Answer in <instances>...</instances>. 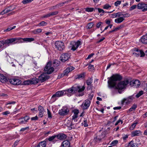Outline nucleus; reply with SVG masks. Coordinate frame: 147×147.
Masks as SVG:
<instances>
[{
    "mask_svg": "<svg viewBox=\"0 0 147 147\" xmlns=\"http://www.w3.org/2000/svg\"><path fill=\"white\" fill-rule=\"evenodd\" d=\"M16 103V102L14 101H8L6 103V105H8L14 104Z\"/></svg>",
    "mask_w": 147,
    "mask_h": 147,
    "instance_id": "52",
    "label": "nucleus"
},
{
    "mask_svg": "<svg viewBox=\"0 0 147 147\" xmlns=\"http://www.w3.org/2000/svg\"><path fill=\"white\" fill-rule=\"evenodd\" d=\"M109 79L108 81V86L110 88L114 87L116 85V82L119 81L122 79V77L118 74L113 75L111 77L108 78Z\"/></svg>",
    "mask_w": 147,
    "mask_h": 147,
    "instance_id": "2",
    "label": "nucleus"
},
{
    "mask_svg": "<svg viewBox=\"0 0 147 147\" xmlns=\"http://www.w3.org/2000/svg\"><path fill=\"white\" fill-rule=\"evenodd\" d=\"M69 110L66 107H63L62 109L59 110V114L61 115L64 116L66 115L68 113Z\"/></svg>",
    "mask_w": 147,
    "mask_h": 147,
    "instance_id": "10",
    "label": "nucleus"
},
{
    "mask_svg": "<svg viewBox=\"0 0 147 147\" xmlns=\"http://www.w3.org/2000/svg\"><path fill=\"white\" fill-rule=\"evenodd\" d=\"M33 0H23L22 3L24 4L30 3L33 1Z\"/></svg>",
    "mask_w": 147,
    "mask_h": 147,
    "instance_id": "45",
    "label": "nucleus"
},
{
    "mask_svg": "<svg viewBox=\"0 0 147 147\" xmlns=\"http://www.w3.org/2000/svg\"><path fill=\"white\" fill-rule=\"evenodd\" d=\"M51 13H48L46 15H45L43 16L42 17L43 18H48L50 16H51Z\"/></svg>",
    "mask_w": 147,
    "mask_h": 147,
    "instance_id": "60",
    "label": "nucleus"
},
{
    "mask_svg": "<svg viewBox=\"0 0 147 147\" xmlns=\"http://www.w3.org/2000/svg\"><path fill=\"white\" fill-rule=\"evenodd\" d=\"M111 7V6L108 4H106L103 5V8L104 9H107Z\"/></svg>",
    "mask_w": 147,
    "mask_h": 147,
    "instance_id": "42",
    "label": "nucleus"
},
{
    "mask_svg": "<svg viewBox=\"0 0 147 147\" xmlns=\"http://www.w3.org/2000/svg\"><path fill=\"white\" fill-rule=\"evenodd\" d=\"M92 82V79L90 78H88L87 80L86 83L88 86L92 85L91 84Z\"/></svg>",
    "mask_w": 147,
    "mask_h": 147,
    "instance_id": "34",
    "label": "nucleus"
},
{
    "mask_svg": "<svg viewBox=\"0 0 147 147\" xmlns=\"http://www.w3.org/2000/svg\"><path fill=\"white\" fill-rule=\"evenodd\" d=\"M136 5H133L131 6L129 8V10L130 11H131L136 8Z\"/></svg>",
    "mask_w": 147,
    "mask_h": 147,
    "instance_id": "63",
    "label": "nucleus"
},
{
    "mask_svg": "<svg viewBox=\"0 0 147 147\" xmlns=\"http://www.w3.org/2000/svg\"><path fill=\"white\" fill-rule=\"evenodd\" d=\"M102 23L101 22H99L96 25V27L97 28H99L100 26L102 24Z\"/></svg>",
    "mask_w": 147,
    "mask_h": 147,
    "instance_id": "58",
    "label": "nucleus"
},
{
    "mask_svg": "<svg viewBox=\"0 0 147 147\" xmlns=\"http://www.w3.org/2000/svg\"><path fill=\"white\" fill-rule=\"evenodd\" d=\"M82 124L84 125L85 127H87L88 126V124L87 123V119H85V120L82 123Z\"/></svg>",
    "mask_w": 147,
    "mask_h": 147,
    "instance_id": "43",
    "label": "nucleus"
},
{
    "mask_svg": "<svg viewBox=\"0 0 147 147\" xmlns=\"http://www.w3.org/2000/svg\"><path fill=\"white\" fill-rule=\"evenodd\" d=\"M130 101H129V100L127 98H124L122 101V104H124L125 103L127 104Z\"/></svg>",
    "mask_w": 147,
    "mask_h": 147,
    "instance_id": "35",
    "label": "nucleus"
},
{
    "mask_svg": "<svg viewBox=\"0 0 147 147\" xmlns=\"http://www.w3.org/2000/svg\"><path fill=\"white\" fill-rule=\"evenodd\" d=\"M121 1H118L115 2L114 3L115 5L116 6H117L119 5L120 4Z\"/></svg>",
    "mask_w": 147,
    "mask_h": 147,
    "instance_id": "53",
    "label": "nucleus"
},
{
    "mask_svg": "<svg viewBox=\"0 0 147 147\" xmlns=\"http://www.w3.org/2000/svg\"><path fill=\"white\" fill-rule=\"evenodd\" d=\"M31 82V84H36L38 82L39 80L38 79L35 78H33L30 80Z\"/></svg>",
    "mask_w": 147,
    "mask_h": 147,
    "instance_id": "29",
    "label": "nucleus"
},
{
    "mask_svg": "<svg viewBox=\"0 0 147 147\" xmlns=\"http://www.w3.org/2000/svg\"><path fill=\"white\" fill-rule=\"evenodd\" d=\"M85 10L88 12H91L94 11V9L93 8L87 7L85 8Z\"/></svg>",
    "mask_w": 147,
    "mask_h": 147,
    "instance_id": "37",
    "label": "nucleus"
},
{
    "mask_svg": "<svg viewBox=\"0 0 147 147\" xmlns=\"http://www.w3.org/2000/svg\"><path fill=\"white\" fill-rule=\"evenodd\" d=\"M0 81L2 83H5L7 81V78L5 76L1 74H0Z\"/></svg>",
    "mask_w": 147,
    "mask_h": 147,
    "instance_id": "24",
    "label": "nucleus"
},
{
    "mask_svg": "<svg viewBox=\"0 0 147 147\" xmlns=\"http://www.w3.org/2000/svg\"><path fill=\"white\" fill-rule=\"evenodd\" d=\"M70 55L68 53H65L62 54L60 57V60L63 62L67 61L70 57Z\"/></svg>",
    "mask_w": 147,
    "mask_h": 147,
    "instance_id": "15",
    "label": "nucleus"
},
{
    "mask_svg": "<svg viewBox=\"0 0 147 147\" xmlns=\"http://www.w3.org/2000/svg\"><path fill=\"white\" fill-rule=\"evenodd\" d=\"M85 88V87L84 86L81 87L80 86H74L68 89L67 91L68 92L70 93H75L77 91L80 92L84 91Z\"/></svg>",
    "mask_w": 147,
    "mask_h": 147,
    "instance_id": "3",
    "label": "nucleus"
},
{
    "mask_svg": "<svg viewBox=\"0 0 147 147\" xmlns=\"http://www.w3.org/2000/svg\"><path fill=\"white\" fill-rule=\"evenodd\" d=\"M105 135L103 133L101 134L100 135L96 136L94 138V141L95 143L99 142L103 139L105 137Z\"/></svg>",
    "mask_w": 147,
    "mask_h": 147,
    "instance_id": "14",
    "label": "nucleus"
},
{
    "mask_svg": "<svg viewBox=\"0 0 147 147\" xmlns=\"http://www.w3.org/2000/svg\"><path fill=\"white\" fill-rule=\"evenodd\" d=\"M24 119V120L25 121H26V123L28 121V120L30 119V117L27 116H26L22 118L21 119Z\"/></svg>",
    "mask_w": 147,
    "mask_h": 147,
    "instance_id": "47",
    "label": "nucleus"
},
{
    "mask_svg": "<svg viewBox=\"0 0 147 147\" xmlns=\"http://www.w3.org/2000/svg\"><path fill=\"white\" fill-rule=\"evenodd\" d=\"M21 40H22L24 41L28 42H31L34 40V39L32 38H23L20 37H17L8 39L0 41V48L5 44H7L9 45L12 42Z\"/></svg>",
    "mask_w": 147,
    "mask_h": 147,
    "instance_id": "1",
    "label": "nucleus"
},
{
    "mask_svg": "<svg viewBox=\"0 0 147 147\" xmlns=\"http://www.w3.org/2000/svg\"><path fill=\"white\" fill-rule=\"evenodd\" d=\"M55 47L59 51H62L65 49L63 42L61 41H58L55 43Z\"/></svg>",
    "mask_w": 147,
    "mask_h": 147,
    "instance_id": "6",
    "label": "nucleus"
},
{
    "mask_svg": "<svg viewBox=\"0 0 147 147\" xmlns=\"http://www.w3.org/2000/svg\"><path fill=\"white\" fill-rule=\"evenodd\" d=\"M47 25V23L44 21H42L38 25V26H46Z\"/></svg>",
    "mask_w": 147,
    "mask_h": 147,
    "instance_id": "39",
    "label": "nucleus"
},
{
    "mask_svg": "<svg viewBox=\"0 0 147 147\" xmlns=\"http://www.w3.org/2000/svg\"><path fill=\"white\" fill-rule=\"evenodd\" d=\"M138 124V122L135 121L132 123L131 125L129 127V129L131 130L134 129L136 127V125Z\"/></svg>",
    "mask_w": 147,
    "mask_h": 147,
    "instance_id": "32",
    "label": "nucleus"
},
{
    "mask_svg": "<svg viewBox=\"0 0 147 147\" xmlns=\"http://www.w3.org/2000/svg\"><path fill=\"white\" fill-rule=\"evenodd\" d=\"M38 110L39 112H44V109L41 106H39L38 107Z\"/></svg>",
    "mask_w": 147,
    "mask_h": 147,
    "instance_id": "48",
    "label": "nucleus"
},
{
    "mask_svg": "<svg viewBox=\"0 0 147 147\" xmlns=\"http://www.w3.org/2000/svg\"><path fill=\"white\" fill-rule=\"evenodd\" d=\"M57 8H58L57 7V5L55 6H54L51 7H50L49 8V10H52L55 9H57Z\"/></svg>",
    "mask_w": 147,
    "mask_h": 147,
    "instance_id": "54",
    "label": "nucleus"
},
{
    "mask_svg": "<svg viewBox=\"0 0 147 147\" xmlns=\"http://www.w3.org/2000/svg\"><path fill=\"white\" fill-rule=\"evenodd\" d=\"M140 41L143 44H147V33L141 37Z\"/></svg>",
    "mask_w": 147,
    "mask_h": 147,
    "instance_id": "19",
    "label": "nucleus"
},
{
    "mask_svg": "<svg viewBox=\"0 0 147 147\" xmlns=\"http://www.w3.org/2000/svg\"><path fill=\"white\" fill-rule=\"evenodd\" d=\"M74 67L72 66H70L67 68L61 74V76L63 77L67 75L69 72L74 70Z\"/></svg>",
    "mask_w": 147,
    "mask_h": 147,
    "instance_id": "16",
    "label": "nucleus"
},
{
    "mask_svg": "<svg viewBox=\"0 0 147 147\" xmlns=\"http://www.w3.org/2000/svg\"><path fill=\"white\" fill-rule=\"evenodd\" d=\"M128 147H137L138 146L136 143H135L132 140L128 144Z\"/></svg>",
    "mask_w": 147,
    "mask_h": 147,
    "instance_id": "28",
    "label": "nucleus"
},
{
    "mask_svg": "<svg viewBox=\"0 0 147 147\" xmlns=\"http://www.w3.org/2000/svg\"><path fill=\"white\" fill-rule=\"evenodd\" d=\"M117 13H113L111 15V17L112 18H117Z\"/></svg>",
    "mask_w": 147,
    "mask_h": 147,
    "instance_id": "62",
    "label": "nucleus"
},
{
    "mask_svg": "<svg viewBox=\"0 0 147 147\" xmlns=\"http://www.w3.org/2000/svg\"><path fill=\"white\" fill-rule=\"evenodd\" d=\"M51 61H49L44 69V71L47 74H50L54 71V69L53 67H51Z\"/></svg>",
    "mask_w": 147,
    "mask_h": 147,
    "instance_id": "5",
    "label": "nucleus"
},
{
    "mask_svg": "<svg viewBox=\"0 0 147 147\" xmlns=\"http://www.w3.org/2000/svg\"><path fill=\"white\" fill-rule=\"evenodd\" d=\"M118 143V141L117 140H114L111 143V146H115V145L117 144Z\"/></svg>",
    "mask_w": 147,
    "mask_h": 147,
    "instance_id": "46",
    "label": "nucleus"
},
{
    "mask_svg": "<svg viewBox=\"0 0 147 147\" xmlns=\"http://www.w3.org/2000/svg\"><path fill=\"white\" fill-rule=\"evenodd\" d=\"M143 94V91H140L136 96V97L138 98Z\"/></svg>",
    "mask_w": 147,
    "mask_h": 147,
    "instance_id": "40",
    "label": "nucleus"
},
{
    "mask_svg": "<svg viewBox=\"0 0 147 147\" xmlns=\"http://www.w3.org/2000/svg\"><path fill=\"white\" fill-rule=\"evenodd\" d=\"M93 94H90L88 96V98L89 99V100H91L93 98Z\"/></svg>",
    "mask_w": 147,
    "mask_h": 147,
    "instance_id": "59",
    "label": "nucleus"
},
{
    "mask_svg": "<svg viewBox=\"0 0 147 147\" xmlns=\"http://www.w3.org/2000/svg\"><path fill=\"white\" fill-rule=\"evenodd\" d=\"M142 132L140 130H136L132 131L131 133V136L132 137L141 135Z\"/></svg>",
    "mask_w": 147,
    "mask_h": 147,
    "instance_id": "20",
    "label": "nucleus"
},
{
    "mask_svg": "<svg viewBox=\"0 0 147 147\" xmlns=\"http://www.w3.org/2000/svg\"><path fill=\"white\" fill-rule=\"evenodd\" d=\"M94 25V23L91 22L87 24L86 26L87 29H89L91 28Z\"/></svg>",
    "mask_w": 147,
    "mask_h": 147,
    "instance_id": "33",
    "label": "nucleus"
},
{
    "mask_svg": "<svg viewBox=\"0 0 147 147\" xmlns=\"http://www.w3.org/2000/svg\"><path fill=\"white\" fill-rule=\"evenodd\" d=\"M42 30L41 29L39 28L34 30V34H36L38 33H40L42 32Z\"/></svg>",
    "mask_w": 147,
    "mask_h": 147,
    "instance_id": "44",
    "label": "nucleus"
},
{
    "mask_svg": "<svg viewBox=\"0 0 147 147\" xmlns=\"http://www.w3.org/2000/svg\"><path fill=\"white\" fill-rule=\"evenodd\" d=\"M133 49L134 51L133 54L135 56L137 57L139 56L140 57L144 56V53L142 50H139L138 48H134Z\"/></svg>",
    "mask_w": 147,
    "mask_h": 147,
    "instance_id": "7",
    "label": "nucleus"
},
{
    "mask_svg": "<svg viewBox=\"0 0 147 147\" xmlns=\"http://www.w3.org/2000/svg\"><path fill=\"white\" fill-rule=\"evenodd\" d=\"M137 8L139 9H143V11H147V4L142 3H140L137 5Z\"/></svg>",
    "mask_w": 147,
    "mask_h": 147,
    "instance_id": "17",
    "label": "nucleus"
},
{
    "mask_svg": "<svg viewBox=\"0 0 147 147\" xmlns=\"http://www.w3.org/2000/svg\"><path fill=\"white\" fill-rule=\"evenodd\" d=\"M137 107V105H136L134 104L129 109V111H133L135 110V109Z\"/></svg>",
    "mask_w": 147,
    "mask_h": 147,
    "instance_id": "36",
    "label": "nucleus"
},
{
    "mask_svg": "<svg viewBox=\"0 0 147 147\" xmlns=\"http://www.w3.org/2000/svg\"><path fill=\"white\" fill-rule=\"evenodd\" d=\"M130 84L131 86H134L135 87H138L140 86V83L139 80H137L131 81L130 82Z\"/></svg>",
    "mask_w": 147,
    "mask_h": 147,
    "instance_id": "18",
    "label": "nucleus"
},
{
    "mask_svg": "<svg viewBox=\"0 0 147 147\" xmlns=\"http://www.w3.org/2000/svg\"><path fill=\"white\" fill-rule=\"evenodd\" d=\"M47 113L48 115V117L49 118H51L52 115H51V113L50 112V111L47 109Z\"/></svg>",
    "mask_w": 147,
    "mask_h": 147,
    "instance_id": "57",
    "label": "nucleus"
},
{
    "mask_svg": "<svg viewBox=\"0 0 147 147\" xmlns=\"http://www.w3.org/2000/svg\"><path fill=\"white\" fill-rule=\"evenodd\" d=\"M68 122L70 123V124L69 125L68 127H71L72 129H75L76 128V125L77 124V123H73L72 121H71L69 120L68 121Z\"/></svg>",
    "mask_w": 147,
    "mask_h": 147,
    "instance_id": "26",
    "label": "nucleus"
},
{
    "mask_svg": "<svg viewBox=\"0 0 147 147\" xmlns=\"http://www.w3.org/2000/svg\"><path fill=\"white\" fill-rule=\"evenodd\" d=\"M123 27V26L122 25H120L119 26H118L116 28H115L114 29L115 31H117L118 30H119L121 28Z\"/></svg>",
    "mask_w": 147,
    "mask_h": 147,
    "instance_id": "55",
    "label": "nucleus"
},
{
    "mask_svg": "<svg viewBox=\"0 0 147 147\" xmlns=\"http://www.w3.org/2000/svg\"><path fill=\"white\" fill-rule=\"evenodd\" d=\"M65 91L64 90L59 91L56 92L55 94L53 95L52 96V99L54 100H56L57 98L62 96L64 94Z\"/></svg>",
    "mask_w": 147,
    "mask_h": 147,
    "instance_id": "8",
    "label": "nucleus"
},
{
    "mask_svg": "<svg viewBox=\"0 0 147 147\" xmlns=\"http://www.w3.org/2000/svg\"><path fill=\"white\" fill-rule=\"evenodd\" d=\"M124 20V19L123 17H120L116 19L115 20V22L119 24L122 22Z\"/></svg>",
    "mask_w": 147,
    "mask_h": 147,
    "instance_id": "27",
    "label": "nucleus"
},
{
    "mask_svg": "<svg viewBox=\"0 0 147 147\" xmlns=\"http://www.w3.org/2000/svg\"><path fill=\"white\" fill-rule=\"evenodd\" d=\"M120 122H121V123L122 124L123 123V121L121 119H119L115 124V126L117 125Z\"/></svg>",
    "mask_w": 147,
    "mask_h": 147,
    "instance_id": "61",
    "label": "nucleus"
},
{
    "mask_svg": "<svg viewBox=\"0 0 147 147\" xmlns=\"http://www.w3.org/2000/svg\"><path fill=\"white\" fill-rule=\"evenodd\" d=\"M88 67L90 71L93 70L94 69V65H89Z\"/></svg>",
    "mask_w": 147,
    "mask_h": 147,
    "instance_id": "49",
    "label": "nucleus"
},
{
    "mask_svg": "<svg viewBox=\"0 0 147 147\" xmlns=\"http://www.w3.org/2000/svg\"><path fill=\"white\" fill-rule=\"evenodd\" d=\"M97 9L98 10V11L99 13L102 12V13H104L105 12V11L102 9H101L99 8H98Z\"/></svg>",
    "mask_w": 147,
    "mask_h": 147,
    "instance_id": "64",
    "label": "nucleus"
},
{
    "mask_svg": "<svg viewBox=\"0 0 147 147\" xmlns=\"http://www.w3.org/2000/svg\"><path fill=\"white\" fill-rule=\"evenodd\" d=\"M11 11V10L10 9L6 10V9H5L4 10L2 11H1L0 13V14L3 15L5 13H7Z\"/></svg>",
    "mask_w": 147,
    "mask_h": 147,
    "instance_id": "38",
    "label": "nucleus"
},
{
    "mask_svg": "<svg viewBox=\"0 0 147 147\" xmlns=\"http://www.w3.org/2000/svg\"><path fill=\"white\" fill-rule=\"evenodd\" d=\"M46 146V142L42 141L40 142L37 145V147H45Z\"/></svg>",
    "mask_w": 147,
    "mask_h": 147,
    "instance_id": "31",
    "label": "nucleus"
},
{
    "mask_svg": "<svg viewBox=\"0 0 147 147\" xmlns=\"http://www.w3.org/2000/svg\"><path fill=\"white\" fill-rule=\"evenodd\" d=\"M129 83V81L127 79L121 81L118 83L116 88L118 90L123 89L126 87Z\"/></svg>",
    "mask_w": 147,
    "mask_h": 147,
    "instance_id": "4",
    "label": "nucleus"
},
{
    "mask_svg": "<svg viewBox=\"0 0 147 147\" xmlns=\"http://www.w3.org/2000/svg\"><path fill=\"white\" fill-rule=\"evenodd\" d=\"M85 73L83 72L80 74L76 76L75 78L76 79L80 80L84 78L85 77Z\"/></svg>",
    "mask_w": 147,
    "mask_h": 147,
    "instance_id": "25",
    "label": "nucleus"
},
{
    "mask_svg": "<svg viewBox=\"0 0 147 147\" xmlns=\"http://www.w3.org/2000/svg\"><path fill=\"white\" fill-rule=\"evenodd\" d=\"M91 103L90 100L86 99L82 103L81 107L84 110L87 109L89 107Z\"/></svg>",
    "mask_w": 147,
    "mask_h": 147,
    "instance_id": "11",
    "label": "nucleus"
},
{
    "mask_svg": "<svg viewBox=\"0 0 147 147\" xmlns=\"http://www.w3.org/2000/svg\"><path fill=\"white\" fill-rule=\"evenodd\" d=\"M24 84L25 85H29L30 84H31V80H28L25 81L24 82Z\"/></svg>",
    "mask_w": 147,
    "mask_h": 147,
    "instance_id": "56",
    "label": "nucleus"
},
{
    "mask_svg": "<svg viewBox=\"0 0 147 147\" xmlns=\"http://www.w3.org/2000/svg\"><path fill=\"white\" fill-rule=\"evenodd\" d=\"M60 64V62L59 61L57 60H55L53 62V66L55 67H56L59 66Z\"/></svg>",
    "mask_w": 147,
    "mask_h": 147,
    "instance_id": "30",
    "label": "nucleus"
},
{
    "mask_svg": "<svg viewBox=\"0 0 147 147\" xmlns=\"http://www.w3.org/2000/svg\"><path fill=\"white\" fill-rule=\"evenodd\" d=\"M48 74L46 73H43L41 74L39 76V80L42 82L48 80L50 77V76Z\"/></svg>",
    "mask_w": 147,
    "mask_h": 147,
    "instance_id": "9",
    "label": "nucleus"
},
{
    "mask_svg": "<svg viewBox=\"0 0 147 147\" xmlns=\"http://www.w3.org/2000/svg\"><path fill=\"white\" fill-rule=\"evenodd\" d=\"M57 138L60 140H63L65 139L67 136L66 135L60 133L56 135Z\"/></svg>",
    "mask_w": 147,
    "mask_h": 147,
    "instance_id": "21",
    "label": "nucleus"
},
{
    "mask_svg": "<svg viewBox=\"0 0 147 147\" xmlns=\"http://www.w3.org/2000/svg\"><path fill=\"white\" fill-rule=\"evenodd\" d=\"M9 82L12 84L14 85H19L21 83V81L16 78H11L9 80Z\"/></svg>",
    "mask_w": 147,
    "mask_h": 147,
    "instance_id": "13",
    "label": "nucleus"
},
{
    "mask_svg": "<svg viewBox=\"0 0 147 147\" xmlns=\"http://www.w3.org/2000/svg\"><path fill=\"white\" fill-rule=\"evenodd\" d=\"M56 138H57L56 135H55L49 137L48 139V140L49 141H51L54 140Z\"/></svg>",
    "mask_w": 147,
    "mask_h": 147,
    "instance_id": "41",
    "label": "nucleus"
},
{
    "mask_svg": "<svg viewBox=\"0 0 147 147\" xmlns=\"http://www.w3.org/2000/svg\"><path fill=\"white\" fill-rule=\"evenodd\" d=\"M71 45H72L71 50L73 51H74L81 45V42L78 40L76 42H72L71 43Z\"/></svg>",
    "mask_w": 147,
    "mask_h": 147,
    "instance_id": "12",
    "label": "nucleus"
},
{
    "mask_svg": "<svg viewBox=\"0 0 147 147\" xmlns=\"http://www.w3.org/2000/svg\"><path fill=\"white\" fill-rule=\"evenodd\" d=\"M117 17H119L121 16H123V18L128 17L130 16V15L128 13H126L125 14H123L121 12H118L117 13Z\"/></svg>",
    "mask_w": 147,
    "mask_h": 147,
    "instance_id": "22",
    "label": "nucleus"
},
{
    "mask_svg": "<svg viewBox=\"0 0 147 147\" xmlns=\"http://www.w3.org/2000/svg\"><path fill=\"white\" fill-rule=\"evenodd\" d=\"M51 13V16H53L56 15L58 13V11H54L53 12H51L50 13Z\"/></svg>",
    "mask_w": 147,
    "mask_h": 147,
    "instance_id": "50",
    "label": "nucleus"
},
{
    "mask_svg": "<svg viewBox=\"0 0 147 147\" xmlns=\"http://www.w3.org/2000/svg\"><path fill=\"white\" fill-rule=\"evenodd\" d=\"M70 143L68 140H65L61 144L62 147H70Z\"/></svg>",
    "mask_w": 147,
    "mask_h": 147,
    "instance_id": "23",
    "label": "nucleus"
},
{
    "mask_svg": "<svg viewBox=\"0 0 147 147\" xmlns=\"http://www.w3.org/2000/svg\"><path fill=\"white\" fill-rule=\"evenodd\" d=\"M74 115L78 116V114L79 113V111L78 109H74L73 111Z\"/></svg>",
    "mask_w": 147,
    "mask_h": 147,
    "instance_id": "51",
    "label": "nucleus"
}]
</instances>
